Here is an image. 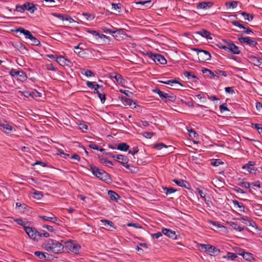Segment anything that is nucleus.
Segmentation results:
<instances>
[{
  "label": "nucleus",
  "instance_id": "32",
  "mask_svg": "<svg viewBox=\"0 0 262 262\" xmlns=\"http://www.w3.org/2000/svg\"><path fill=\"white\" fill-rule=\"evenodd\" d=\"M238 2L237 1H232L231 2H227L226 6L227 9L235 8L237 6Z\"/></svg>",
  "mask_w": 262,
  "mask_h": 262
},
{
  "label": "nucleus",
  "instance_id": "29",
  "mask_svg": "<svg viewBox=\"0 0 262 262\" xmlns=\"http://www.w3.org/2000/svg\"><path fill=\"white\" fill-rule=\"evenodd\" d=\"M232 203L235 208H238L240 211H244L245 208L242 203H239L237 200H233Z\"/></svg>",
  "mask_w": 262,
  "mask_h": 262
},
{
  "label": "nucleus",
  "instance_id": "19",
  "mask_svg": "<svg viewBox=\"0 0 262 262\" xmlns=\"http://www.w3.org/2000/svg\"><path fill=\"white\" fill-rule=\"evenodd\" d=\"M16 32H19L20 34H23L26 39H29L32 37V36L33 35L30 31L29 30H26L24 28L22 27H19L16 29L15 30Z\"/></svg>",
  "mask_w": 262,
  "mask_h": 262
},
{
  "label": "nucleus",
  "instance_id": "63",
  "mask_svg": "<svg viewBox=\"0 0 262 262\" xmlns=\"http://www.w3.org/2000/svg\"><path fill=\"white\" fill-rule=\"evenodd\" d=\"M225 92L229 94H233L234 93V91L232 87H226L225 89Z\"/></svg>",
  "mask_w": 262,
  "mask_h": 262
},
{
  "label": "nucleus",
  "instance_id": "62",
  "mask_svg": "<svg viewBox=\"0 0 262 262\" xmlns=\"http://www.w3.org/2000/svg\"><path fill=\"white\" fill-rule=\"evenodd\" d=\"M64 20L68 21L70 23L76 22V21L74 20L71 16H70L69 15H65Z\"/></svg>",
  "mask_w": 262,
  "mask_h": 262
},
{
  "label": "nucleus",
  "instance_id": "9",
  "mask_svg": "<svg viewBox=\"0 0 262 262\" xmlns=\"http://www.w3.org/2000/svg\"><path fill=\"white\" fill-rule=\"evenodd\" d=\"M255 165V162L249 161L247 164L242 166V169L246 170L249 173H255L257 168L254 166Z\"/></svg>",
  "mask_w": 262,
  "mask_h": 262
},
{
  "label": "nucleus",
  "instance_id": "39",
  "mask_svg": "<svg viewBox=\"0 0 262 262\" xmlns=\"http://www.w3.org/2000/svg\"><path fill=\"white\" fill-rule=\"evenodd\" d=\"M209 224L213 226H214L216 229H220V228H225V227L223 225L220 224L217 222H214L212 221H209Z\"/></svg>",
  "mask_w": 262,
  "mask_h": 262
},
{
  "label": "nucleus",
  "instance_id": "60",
  "mask_svg": "<svg viewBox=\"0 0 262 262\" xmlns=\"http://www.w3.org/2000/svg\"><path fill=\"white\" fill-rule=\"evenodd\" d=\"M142 134L145 138L150 139L152 137L154 133L150 132H144Z\"/></svg>",
  "mask_w": 262,
  "mask_h": 262
},
{
  "label": "nucleus",
  "instance_id": "45",
  "mask_svg": "<svg viewBox=\"0 0 262 262\" xmlns=\"http://www.w3.org/2000/svg\"><path fill=\"white\" fill-rule=\"evenodd\" d=\"M22 94L23 95L27 98L31 97L34 98V94L33 93V91H24L22 92Z\"/></svg>",
  "mask_w": 262,
  "mask_h": 262
},
{
  "label": "nucleus",
  "instance_id": "38",
  "mask_svg": "<svg viewBox=\"0 0 262 262\" xmlns=\"http://www.w3.org/2000/svg\"><path fill=\"white\" fill-rule=\"evenodd\" d=\"M112 9L114 10L117 11L118 12H120L121 11V4L120 3L118 4H114L113 3L112 4Z\"/></svg>",
  "mask_w": 262,
  "mask_h": 262
},
{
  "label": "nucleus",
  "instance_id": "33",
  "mask_svg": "<svg viewBox=\"0 0 262 262\" xmlns=\"http://www.w3.org/2000/svg\"><path fill=\"white\" fill-rule=\"evenodd\" d=\"M237 257V256L235 254L232 253V252H228L227 253V255L226 256H224L223 257L224 258H227L228 260H234Z\"/></svg>",
  "mask_w": 262,
  "mask_h": 262
},
{
  "label": "nucleus",
  "instance_id": "25",
  "mask_svg": "<svg viewBox=\"0 0 262 262\" xmlns=\"http://www.w3.org/2000/svg\"><path fill=\"white\" fill-rule=\"evenodd\" d=\"M196 33L204 38H206V39H212L210 33L206 30L202 29L196 32Z\"/></svg>",
  "mask_w": 262,
  "mask_h": 262
},
{
  "label": "nucleus",
  "instance_id": "26",
  "mask_svg": "<svg viewBox=\"0 0 262 262\" xmlns=\"http://www.w3.org/2000/svg\"><path fill=\"white\" fill-rule=\"evenodd\" d=\"M154 147L158 150H161L163 148H170V149H173V147L171 146H167L165 144H163V143H158V144H156L154 145ZM172 152L171 150H169L165 152L166 154H168V153H170Z\"/></svg>",
  "mask_w": 262,
  "mask_h": 262
},
{
  "label": "nucleus",
  "instance_id": "51",
  "mask_svg": "<svg viewBox=\"0 0 262 262\" xmlns=\"http://www.w3.org/2000/svg\"><path fill=\"white\" fill-rule=\"evenodd\" d=\"M138 151L139 149L138 147L135 146L129 150L128 153L132 154V155H134L135 154H137Z\"/></svg>",
  "mask_w": 262,
  "mask_h": 262
},
{
  "label": "nucleus",
  "instance_id": "46",
  "mask_svg": "<svg viewBox=\"0 0 262 262\" xmlns=\"http://www.w3.org/2000/svg\"><path fill=\"white\" fill-rule=\"evenodd\" d=\"M224 162L220 159H215L211 162V164L214 166H218L221 164H223Z\"/></svg>",
  "mask_w": 262,
  "mask_h": 262
},
{
  "label": "nucleus",
  "instance_id": "47",
  "mask_svg": "<svg viewBox=\"0 0 262 262\" xmlns=\"http://www.w3.org/2000/svg\"><path fill=\"white\" fill-rule=\"evenodd\" d=\"M2 126L3 127L4 131L7 133H9L12 130V127L8 124H3Z\"/></svg>",
  "mask_w": 262,
  "mask_h": 262
},
{
  "label": "nucleus",
  "instance_id": "15",
  "mask_svg": "<svg viewBox=\"0 0 262 262\" xmlns=\"http://www.w3.org/2000/svg\"><path fill=\"white\" fill-rule=\"evenodd\" d=\"M172 181L179 186L184 187L188 189H190V185L186 181L182 179H175L172 180Z\"/></svg>",
  "mask_w": 262,
  "mask_h": 262
},
{
  "label": "nucleus",
  "instance_id": "54",
  "mask_svg": "<svg viewBox=\"0 0 262 262\" xmlns=\"http://www.w3.org/2000/svg\"><path fill=\"white\" fill-rule=\"evenodd\" d=\"M231 23L234 26L237 27L238 28H239L240 29L245 28V26H244L243 25L241 24L237 21H231Z\"/></svg>",
  "mask_w": 262,
  "mask_h": 262
},
{
  "label": "nucleus",
  "instance_id": "8",
  "mask_svg": "<svg viewBox=\"0 0 262 262\" xmlns=\"http://www.w3.org/2000/svg\"><path fill=\"white\" fill-rule=\"evenodd\" d=\"M56 61L62 67H71L73 66L72 62L63 56H60L56 58Z\"/></svg>",
  "mask_w": 262,
  "mask_h": 262
},
{
  "label": "nucleus",
  "instance_id": "55",
  "mask_svg": "<svg viewBox=\"0 0 262 262\" xmlns=\"http://www.w3.org/2000/svg\"><path fill=\"white\" fill-rule=\"evenodd\" d=\"M176 96L173 95H170V94H168L167 95V101L168 100L170 101H171V102H174L176 101Z\"/></svg>",
  "mask_w": 262,
  "mask_h": 262
},
{
  "label": "nucleus",
  "instance_id": "40",
  "mask_svg": "<svg viewBox=\"0 0 262 262\" xmlns=\"http://www.w3.org/2000/svg\"><path fill=\"white\" fill-rule=\"evenodd\" d=\"M202 73L205 75V76H209L210 77H212L214 76L213 73L209 69H203L202 70Z\"/></svg>",
  "mask_w": 262,
  "mask_h": 262
},
{
  "label": "nucleus",
  "instance_id": "42",
  "mask_svg": "<svg viewBox=\"0 0 262 262\" xmlns=\"http://www.w3.org/2000/svg\"><path fill=\"white\" fill-rule=\"evenodd\" d=\"M162 188L166 195H168L176 191V190L173 188H168L167 187H163Z\"/></svg>",
  "mask_w": 262,
  "mask_h": 262
},
{
  "label": "nucleus",
  "instance_id": "53",
  "mask_svg": "<svg viewBox=\"0 0 262 262\" xmlns=\"http://www.w3.org/2000/svg\"><path fill=\"white\" fill-rule=\"evenodd\" d=\"M239 185L241 186L245 187L246 188H249L251 186V184H250L248 182H242L239 184Z\"/></svg>",
  "mask_w": 262,
  "mask_h": 262
},
{
  "label": "nucleus",
  "instance_id": "3",
  "mask_svg": "<svg viewBox=\"0 0 262 262\" xmlns=\"http://www.w3.org/2000/svg\"><path fill=\"white\" fill-rule=\"evenodd\" d=\"M9 74L18 81L24 82L27 79L26 74L23 70H16L12 69L9 72Z\"/></svg>",
  "mask_w": 262,
  "mask_h": 262
},
{
  "label": "nucleus",
  "instance_id": "52",
  "mask_svg": "<svg viewBox=\"0 0 262 262\" xmlns=\"http://www.w3.org/2000/svg\"><path fill=\"white\" fill-rule=\"evenodd\" d=\"M89 147L91 148H92L93 149H96V150H99L101 151H104V149H103V148H100L99 149V147L97 145L95 144H90L89 145Z\"/></svg>",
  "mask_w": 262,
  "mask_h": 262
},
{
  "label": "nucleus",
  "instance_id": "23",
  "mask_svg": "<svg viewBox=\"0 0 262 262\" xmlns=\"http://www.w3.org/2000/svg\"><path fill=\"white\" fill-rule=\"evenodd\" d=\"M124 103L125 105H128L130 108L133 109L136 108L138 106L134 101L127 98H124Z\"/></svg>",
  "mask_w": 262,
  "mask_h": 262
},
{
  "label": "nucleus",
  "instance_id": "28",
  "mask_svg": "<svg viewBox=\"0 0 262 262\" xmlns=\"http://www.w3.org/2000/svg\"><path fill=\"white\" fill-rule=\"evenodd\" d=\"M129 146L126 143L123 142L119 144L117 146V149L121 151H126L128 150Z\"/></svg>",
  "mask_w": 262,
  "mask_h": 262
},
{
  "label": "nucleus",
  "instance_id": "31",
  "mask_svg": "<svg viewBox=\"0 0 262 262\" xmlns=\"http://www.w3.org/2000/svg\"><path fill=\"white\" fill-rule=\"evenodd\" d=\"M113 78L116 79L118 84H123L124 83V79L120 74H116L114 76H113Z\"/></svg>",
  "mask_w": 262,
  "mask_h": 262
},
{
  "label": "nucleus",
  "instance_id": "21",
  "mask_svg": "<svg viewBox=\"0 0 262 262\" xmlns=\"http://www.w3.org/2000/svg\"><path fill=\"white\" fill-rule=\"evenodd\" d=\"M161 82L171 86H175V89H179V86H182V84L176 80H169L165 81H161Z\"/></svg>",
  "mask_w": 262,
  "mask_h": 262
},
{
  "label": "nucleus",
  "instance_id": "10",
  "mask_svg": "<svg viewBox=\"0 0 262 262\" xmlns=\"http://www.w3.org/2000/svg\"><path fill=\"white\" fill-rule=\"evenodd\" d=\"M238 40L241 43H246V45L252 47H254L257 45L255 40L249 37H241L238 38Z\"/></svg>",
  "mask_w": 262,
  "mask_h": 262
},
{
  "label": "nucleus",
  "instance_id": "37",
  "mask_svg": "<svg viewBox=\"0 0 262 262\" xmlns=\"http://www.w3.org/2000/svg\"><path fill=\"white\" fill-rule=\"evenodd\" d=\"M230 226L235 230L238 231H243L244 230V228L240 227L238 224L234 222H231Z\"/></svg>",
  "mask_w": 262,
  "mask_h": 262
},
{
  "label": "nucleus",
  "instance_id": "36",
  "mask_svg": "<svg viewBox=\"0 0 262 262\" xmlns=\"http://www.w3.org/2000/svg\"><path fill=\"white\" fill-rule=\"evenodd\" d=\"M34 254L37 257H38L40 259H46V258H47V256L46 255V253L45 252H41V251H36L34 253Z\"/></svg>",
  "mask_w": 262,
  "mask_h": 262
},
{
  "label": "nucleus",
  "instance_id": "64",
  "mask_svg": "<svg viewBox=\"0 0 262 262\" xmlns=\"http://www.w3.org/2000/svg\"><path fill=\"white\" fill-rule=\"evenodd\" d=\"M253 125L254 126V128L258 130L259 133L262 132V127H260V126H262V125L260 124L255 123L253 124Z\"/></svg>",
  "mask_w": 262,
  "mask_h": 262
},
{
  "label": "nucleus",
  "instance_id": "61",
  "mask_svg": "<svg viewBox=\"0 0 262 262\" xmlns=\"http://www.w3.org/2000/svg\"><path fill=\"white\" fill-rule=\"evenodd\" d=\"M162 232H157L151 234V236L153 238H155L156 239H158L159 237H161L162 236Z\"/></svg>",
  "mask_w": 262,
  "mask_h": 262
},
{
  "label": "nucleus",
  "instance_id": "43",
  "mask_svg": "<svg viewBox=\"0 0 262 262\" xmlns=\"http://www.w3.org/2000/svg\"><path fill=\"white\" fill-rule=\"evenodd\" d=\"M38 239L42 236L46 238L50 236V234L48 232L43 230H40V231H38Z\"/></svg>",
  "mask_w": 262,
  "mask_h": 262
},
{
  "label": "nucleus",
  "instance_id": "12",
  "mask_svg": "<svg viewBox=\"0 0 262 262\" xmlns=\"http://www.w3.org/2000/svg\"><path fill=\"white\" fill-rule=\"evenodd\" d=\"M126 35V33L123 29H116L114 28L113 36L118 40L123 38L124 36Z\"/></svg>",
  "mask_w": 262,
  "mask_h": 262
},
{
  "label": "nucleus",
  "instance_id": "6",
  "mask_svg": "<svg viewBox=\"0 0 262 262\" xmlns=\"http://www.w3.org/2000/svg\"><path fill=\"white\" fill-rule=\"evenodd\" d=\"M24 230L31 239L38 241L39 233L35 228L27 226L25 227Z\"/></svg>",
  "mask_w": 262,
  "mask_h": 262
},
{
  "label": "nucleus",
  "instance_id": "7",
  "mask_svg": "<svg viewBox=\"0 0 262 262\" xmlns=\"http://www.w3.org/2000/svg\"><path fill=\"white\" fill-rule=\"evenodd\" d=\"M199 247L202 250H204V252H206L210 255H213L216 251H220L219 249L210 245L201 244L200 245Z\"/></svg>",
  "mask_w": 262,
  "mask_h": 262
},
{
  "label": "nucleus",
  "instance_id": "41",
  "mask_svg": "<svg viewBox=\"0 0 262 262\" xmlns=\"http://www.w3.org/2000/svg\"><path fill=\"white\" fill-rule=\"evenodd\" d=\"M81 73L88 77H90L94 76V74L93 72L90 70H83Z\"/></svg>",
  "mask_w": 262,
  "mask_h": 262
},
{
  "label": "nucleus",
  "instance_id": "30",
  "mask_svg": "<svg viewBox=\"0 0 262 262\" xmlns=\"http://www.w3.org/2000/svg\"><path fill=\"white\" fill-rule=\"evenodd\" d=\"M108 195L111 200L117 201L119 198V195L113 190H109L108 191Z\"/></svg>",
  "mask_w": 262,
  "mask_h": 262
},
{
  "label": "nucleus",
  "instance_id": "59",
  "mask_svg": "<svg viewBox=\"0 0 262 262\" xmlns=\"http://www.w3.org/2000/svg\"><path fill=\"white\" fill-rule=\"evenodd\" d=\"M53 15L55 17L59 18L60 20H64V19L65 15H63L61 14L54 13V14H53Z\"/></svg>",
  "mask_w": 262,
  "mask_h": 262
},
{
  "label": "nucleus",
  "instance_id": "11",
  "mask_svg": "<svg viewBox=\"0 0 262 262\" xmlns=\"http://www.w3.org/2000/svg\"><path fill=\"white\" fill-rule=\"evenodd\" d=\"M68 250L75 254H78L81 247L79 245L75 244L72 242H68L66 244Z\"/></svg>",
  "mask_w": 262,
  "mask_h": 262
},
{
  "label": "nucleus",
  "instance_id": "56",
  "mask_svg": "<svg viewBox=\"0 0 262 262\" xmlns=\"http://www.w3.org/2000/svg\"><path fill=\"white\" fill-rule=\"evenodd\" d=\"M102 30L105 33H108L113 35V33L114 32V29H108L106 27H102Z\"/></svg>",
  "mask_w": 262,
  "mask_h": 262
},
{
  "label": "nucleus",
  "instance_id": "58",
  "mask_svg": "<svg viewBox=\"0 0 262 262\" xmlns=\"http://www.w3.org/2000/svg\"><path fill=\"white\" fill-rule=\"evenodd\" d=\"M98 96L99 98V99H100L101 102L102 103H104L105 102V100H106V96H105V95L100 93V94H98Z\"/></svg>",
  "mask_w": 262,
  "mask_h": 262
},
{
  "label": "nucleus",
  "instance_id": "16",
  "mask_svg": "<svg viewBox=\"0 0 262 262\" xmlns=\"http://www.w3.org/2000/svg\"><path fill=\"white\" fill-rule=\"evenodd\" d=\"M116 159L123 166H125L127 168L128 167V166H125V165L127 164L129 161L127 156L122 155H118L116 156Z\"/></svg>",
  "mask_w": 262,
  "mask_h": 262
},
{
  "label": "nucleus",
  "instance_id": "13",
  "mask_svg": "<svg viewBox=\"0 0 262 262\" xmlns=\"http://www.w3.org/2000/svg\"><path fill=\"white\" fill-rule=\"evenodd\" d=\"M162 232L163 234L167 236L169 238H170L173 239H177V235L176 234V232L172 231L171 229L163 228L162 229Z\"/></svg>",
  "mask_w": 262,
  "mask_h": 262
},
{
  "label": "nucleus",
  "instance_id": "49",
  "mask_svg": "<svg viewBox=\"0 0 262 262\" xmlns=\"http://www.w3.org/2000/svg\"><path fill=\"white\" fill-rule=\"evenodd\" d=\"M15 222H16L18 225H20L24 227V229H25V227H27L26 225V223L25 221H23L20 219H17L15 220Z\"/></svg>",
  "mask_w": 262,
  "mask_h": 262
},
{
  "label": "nucleus",
  "instance_id": "14",
  "mask_svg": "<svg viewBox=\"0 0 262 262\" xmlns=\"http://www.w3.org/2000/svg\"><path fill=\"white\" fill-rule=\"evenodd\" d=\"M228 52L234 54H239L240 51L238 48L231 41L228 42Z\"/></svg>",
  "mask_w": 262,
  "mask_h": 262
},
{
  "label": "nucleus",
  "instance_id": "4",
  "mask_svg": "<svg viewBox=\"0 0 262 262\" xmlns=\"http://www.w3.org/2000/svg\"><path fill=\"white\" fill-rule=\"evenodd\" d=\"M193 51L197 52L198 58L200 61H205L210 60L211 58V55L210 53L206 50L199 49L198 48H194Z\"/></svg>",
  "mask_w": 262,
  "mask_h": 262
},
{
  "label": "nucleus",
  "instance_id": "57",
  "mask_svg": "<svg viewBox=\"0 0 262 262\" xmlns=\"http://www.w3.org/2000/svg\"><path fill=\"white\" fill-rule=\"evenodd\" d=\"M167 93L162 92V93L159 95V97L165 102H167Z\"/></svg>",
  "mask_w": 262,
  "mask_h": 262
},
{
  "label": "nucleus",
  "instance_id": "48",
  "mask_svg": "<svg viewBox=\"0 0 262 262\" xmlns=\"http://www.w3.org/2000/svg\"><path fill=\"white\" fill-rule=\"evenodd\" d=\"M25 10V7H23V5H16V7H15V11H17V12H20V13H23Z\"/></svg>",
  "mask_w": 262,
  "mask_h": 262
},
{
  "label": "nucleus",
  "instance_id": "35",
  "mask_svg": "<svg viewBox=\"0 0 262 262\" xmlns=\"http://www.w3.org/2000/svg\"><path fill=\"white\" fill-rule=\"evenodd\" d=\"M101 222L102 223H103V225L106 227H108V226H110L111 227L115 228L114 224L113 223V222H112L111 221H108V220H101Z\"/></svg>",
  "mask_w": 262,
  "mask_h": 262
},
{
  "label": "nucleus",
  "instance_id": "17",
  "mask_svg": "<svg viewBox=\"0 0 262 262\" xmlns=\"http://www.w3.org/2000/svg\"><path fill=\"white\" fill-rule=\"evenodd\" d=\"M239 220L241 221L243 223L248 225L249 226L257 228V226L254 221L252 220L249 219L248 217H240Z\"/></svg>",
  "mask_w": 262,
  "mask_h": 262
},
{
  "label": "nucleus",
  "instance_id": "20",
  "mask_svg": "<svg viewBox=\"0 0 262 262\" xmlns=\"http://www.w3.org/2000/svg\"><path fill=\"white\" fill-rule=\"evenodd\" d=\"M23 7H25V10H28L31 13H33L37 10L36 5L31 3H25L23 4Z\"/></svg>",
  "mask_w": 262,
  "mask_h": 262
},
{
  "label": "nucleus",
  "instance_id": "2",
  "mask_svg": "<svg viewBox=\"0 0 262 262\" xmlns=\"http://www.w3.org/2000/svg\"><path fill=\"white\" fill-rule=\"evenodd\" d=\"M90 166L92 173L97 178L107 183L111 181L110 176L104 170L99 169L94 165H91Z\"/></svg>",
  "mask_w": 262,
  "mask_h": 262
},
{
  "label": "nucleus",
  "instance_id": "5",
  "mask_svg": "<svg viewBox=\"0 0 262 262\" xmlns=\"http://www.w3.org/2000/svg\"><path fill=\"white\" fill-rule=\"evenodd\" d=\"M148 56L157 64H165L167 61L164 57L159 54L147 53Z\"/></svg>",
  "mask_w": 262,
  "mask_h": 262
},
{
  "label": "nucleus",
  "instance_id": "1",
  "mask_svg": "<svg viewBox=\"0 0 262 262\" xmlns=\"http://www.w3.org/2000/svg\"><path fill=\"white\" fill-rule=\"evenodd\" d=\"M46 251L54 253H61L63 251L64 246L59 242L52 239L46 240L42 246Z\"/></svg>",
  "mask_w": 262,
  "mask_h": 262
},
{
  "label": "nucleus",
  "instance_id": "24",
  "mask_svg": "<svg viewBox=\"0 0 262 262\" xmlns=\"http://www.w3.org/2000/svg\"><path fill=\"white\" fill-rule=\"evenodd\" d=\"M51 216H48L46 215H39V217L44 221H50L52 223H56V222L57 221V219L55 216L51 213Z\"/></svg>",
  "mask_w": 262,
  "mask_h": 262
},
{
  "label": "nucleus",
  "instance_id": "18",
  "mask_svg": "<svg viewBox=\"0 0 262 262\" xmlns=\"http://www.w3.org/2000/svg\"><path fill=\"white\" fill-rule=\"evenodd\" d=\"M213 6V3L211 2H203L200 3L197 5V9L207 10Z\"/></svg>",
  "mask_w": 262,
  "mask_h": 262
},
{
  "label": "nucleus",
  "instance_id": "44",
  "mask_svg": "<svg viewBox=\"0 0 262 262\" xmlns=\"http://www.w3.org/2000/svg\"><path fill=\"white\" fill-rule=\"evenodd\" d=\"M30 40L32 41V45L39 46L40 43L39 40L33 35L30 38Z\"/></svg>",
  "mask_w": 262,
  "mask_h": 262
},
{
  "label": "nucleus",
  "instance_id": "27",
  "mask_svg": "<svg viewBox=\"0 0 262 262\" xmlns=\"http://www.w3.org/2000/svg\"><path fill=\"white\" fill-rule=\"evenodd\" d=\"M250 59L254 66L259 67L262 66V58L256 56H252L250 57Z\"/></svg>",
  "mask_w": 262,
  "mask_h": 262
},
{
  "label": "nucleus",
  "instance_id": "50",
  "mask_svg": "<svg viewBox=\"0 0 262 262\" xmlns=\"http://www.w3.org/2000/svg\"><path fill=\"white\" fill-rule=\"evenodd\" d=\"M228 41H225V45H223L221 43H220L219 45H217V46L219 47V48L220 49H224V50L227 51L228 50Z\"/></svg>",
  "mask_w": 262,
  "mask_h": 262
},
{
  "label": "nucleus",
  "instance_id": "22",
  "mask_svg": "<svg viewBox=\"0 0 262 262\" xmlns=\"http://www.w3.org/2000/svg\"><path fill=\"white\" fill-rule=\"evenodd\" d=\"M238 254L239 255H241L243 256V257L246 260L248 261H251V260L253 259L252 254L250 253L246 252L244 250H240Z\"/></svg>",
  "mask_w": 262,
  "mask_h": 262
},
{
  "label": "nucleus",
  "instance_id": "34",
  "mask_svg": "<svg viewBox=\"0 0 262 262\" xmlns=\"http://www.w3.org/2000/svg\"><path fill=\"white\" fill-rule=\"evenodd\" d=\"M241 14L244 17V19L245 20H247L250 21L252 20V19H253V15L247 13L245 12H242Z\"/></svg>",
  "mask_w": 262,
  "mask_h": 262
}]
</instances>
